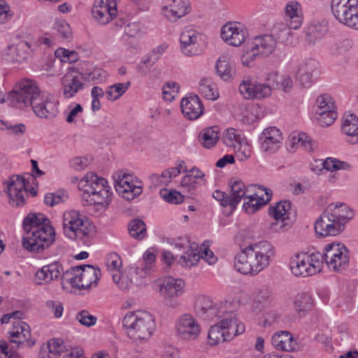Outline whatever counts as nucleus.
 <instances>
[{"label":"nucleus","mask_w":358,"mask_h":358,"mask_svg":"<svg viewBox=\"0 0 358 358\" xmlns=\"http://www.w3.org/2000/svg\"><path fill=\"white\" fill-rule=\"evenodd\" d=\"M94 227L77 210L66 211L63 215V231L70 239H84L90 236Z\"/></svg>","instance_id":"1a4fd4ad"},{"label":"nucleus","mask_w":358,"mask_h":358,"mask_svg":"<svg viewBox=\"0 0 358 358\" xmlns=\"http://www.w3.org/2000/svg\"><path fill=\"white\" fill-rule=\"evenodd\" d=\"M130 82L116 83L109 86L106 90V98L110 101H115L121 97L130 86Z\"/></svg>","instance_id":"c03bdc74"},{"label":"nucleus","mask_w":358,"mask_h":358,"mask_svg":"<svg viewBox=\"0 0 358 358\" xmlns=\"http://www.w3.org/2000/svg\"><path fill=\"white\" fill-rule=\"evenodd\" d=\"M200 259V252L192 247L187 250L179 259V263L184 267L195 266Z\"/></svg>","instance_id":"a18cd8bd"},{"label":"nucleus","mask_w":358,"mask_h":358,"mask_svg":"<svg viewBox=\"0 0 358 358\" xmlns=\"http://www.w3.org/2000/svg\"><path fill=\"white\" fill-rule=\"evenodd\" d=\"M231 194L229 195L231 203L229 207L234 210L236 208L241 200L247 196L248 189L246 188L245 184L241 180L231 181Z\"/></svg>","instance_id":"c9c22d12"},{"label":"nucleus","mask_w":358,"mask_h":358,"mask_svg":"<svg viewBox=\"0 0 358 358\" xmlns=\"http://www.w3.org/2000/svg\"><path fill=\"white\" fill-rule=\"evenodd\" d=\"M331 212V208L327 206L315 221V230L317 235L323 237L336 236L343 231L336 220L338 219L337 216L341 217V215L335 213V215H333Z\"/></svg>","instance_id":"ddd939ff"},{"label":"nucleus","mask_w":358,"mask_h":358,"mask_svg":"<svg viewBox=\"0 0 358 358\" xmlns=\"http://www.w3.org/2000/svg\"><path fill=\"white\" fill-rule=\"evenodd\" d=\"M101 276V271L87 264L76 266L64 273L62 280L79 289H87L96 287Z\"/></svg>","instance_id":"0eeeda50"},{"label":"nucleus","mask_w":358,"mask_h":358,"mask_svg":"<svg viewBox=\"0 0 358 358\" xmlns=\"http://www.w3.org/2000/svg\"><path fill=\"white\" fill-rule=\"evenodd\" d=\"M168 6L164 7V15L171 22L185 16L190 11L189 0H168Z\"/></svg>","instance_id":"a878e982"},{"label":"nucleus","mask_w":358,"mask_h":358,"mask_svg":"<svg viewBox=\"0 0 358 358\" xmlns=\"http://www.w3.org/2000/svg\"><path fill=\"white\" fill-rule=\"evenodd\" d=\"M83 108L80 104H76L69 113L66 121L68 123H76L80 115L83 113Z\"/></svg>","instance_id":"774afa93"},{"label":"nucleus","mask_w":358,"mask_h":358,"mask_svg":"<svg viewBox=\"0 0 358 358\" xmlns=\"http://www.w3.org/2000/svg\"><path fill=\"white\" fill-rule=\"evenodd\" d=\"M290 210L291 203L289 201H280L269 208V215L275 220V222L272 224V228L275 231L283 228L287 224L285 222L289 220Z\"/></svg>","instance_id":"5701e85b"},{"label":"nucleus","mask_w":358,"mask_h":358,"mask_svg":"<svg viewBox=\"0 0 358 358\" xmlns=\"http://www.w3.org/2000/svg\"><path fill=\"white\" fill-rule=\"evenodd\" d=\"M83 185V199L90 205L107 206L111 201L113 192L108 181L94 173L87 174Z\"/></svg>","instance_id":"423d86ee"},{"label":"nucleus","mask_w":358,"mask_h":358,"mask_svg":"<svg viewBox=\"0 0 358 358\" xmlns=\"http://www.w3.org/2000/svg\"><path fill=\"white\" fill-rule=\"evenodd\" d=\"M274 255L275 249L270 243L260 241L241 250L235 256L234 267L242 274L255 275L268 266Z\"/></svg>","instance_id":"f03ea898"},{"label":"nucleus","mask_w":358,"mask_h":358,"mask_svg":"<svg viewBox=\"0 0 358 358\" xmlns=\"http://www.w3.org/2000/svg\"><path fill=\"white\" fill-rule=\"evenodd\" d=\"M8 334L9 343L0 342V358H12L19 348H31L36 343L29 326L20 320L13 322V328Z\"/></svg>","instance_id":"39448f33"},{"label":"nucleus","mask_w":358,"mask_h":358,"mask_svg":"<svg viewBox=\"0 0 358 358\" xmlns=\"http://www.w3.org/2000/svg\"><path fill=\"white\" fill-rule=\"evenodd\" d=\"M56 29L61 36L66 38L70 39L72 37V32L69 24L64 20L57 21L56 23Z\"/></svg>","instance_id":"69168bd1"},{"label":"nucleus","mask_w":358,"mask_h":358,"mask_svg":"<svg viewBox=\"0 0 358 358\" xmlns=\"http://www.w3.org/2000/svg\"><path fill=\"white\" fill-rule=\"evenodd\" d=\"M290 268L296 276L307 277L315 275L312 272L306 254L296 255L290 261Z\"/></svg>","instance_id":"c85d7f7f"},{"label":"nucleus","mask_w":358,"mask_h":358,"mask_svg":"<svg viewBox=\"0 0 358 358\" xmlns=\"http://www.w3.org/2000/svg\"><path fill=\"white\" fill-rule=\"evenodd\" d=\"M83 77L73 76L71 73H66L62 78L63 95L66 99H70L83 88Z\"/></svg>","instance_id":"cd10ccee"},{"label":"nucleus","mask_w":358,"mask_h":358,"mask_svg":"<svg viewBox=\"0 0 358 358\" xmlns=\"http://www.w3.org/2000/svg\"><path fill=\"white\" fill-rule=\"evenodd\" d=\"M180 108L183 115L190 120L198 119L203 112V106L196 95L183 98L180 102Z\"/></svg>","instance_id":"4be33fe9"},{"label":"nucleus","mask_w":358,"mask_h":358,"mask_svg":"<svg viewBox=\"0 0 358 358\" xmlns=\"http://www.w3.org/2000/svg\"><path fill=\"white\" fill-rule=\"evenodd\" d=\"M245 197L248 200V201H245L243 203V208L248 214H252L255 213L262 207L259 201L257 199L259 196L257 194L252 195L247 194V196Z\"/></svg>","instance_id":"603ef678"},{"label":"nucleus","mask_w":358,"mask_h":358,"mask_svg":"<svg viewBox=\"0 0 358 358\" xmlns=\"http://www.w3.org/2000/svg\"><path fill=\"white\" fill-rule=\"evenodd\" d=\"M129 235L136 240H142L146 236L145 224L139 219H135L130 222L128 226Z\"/></svg>","instance_id":"37998d69"},{"label":"nucleus","mask_w":358,"mask_h":358,"mask_svg":"<svg viewBox=\"0 0 358 358\" xmlns=\"http://www.w3.org/2000/svg\"><path fill=\"white\" fill-rule=\"evenodd\" d=\"M231 304L226 302L224 304L214 306L213 301L206 296H199L194 304L196 314L204 320H213L227 312L232 310Z\"/></svg>","instance_id":"f8f14e48"},{"label":"nucleus","mask_w":358,"mask_h":358,"mask_svg":"<svg viewBox=\"0 0 358 358\" xmlns=\"http://www.w3.org/2000/svg\"><path fill=\"white\" fill-rule=\"evenodd\" d=\"M316 120L317 122L322 127H328L332 124L337 117L336 112L324 113L320 112L319 114H316Z\"/></svg>","instance_id":"13d9d810"},{"label":"nucleus","mask_w":358,"mask_h":358,"mask_svg":"<svg viewBox=\"0 0 358 358\" xmlns=\"http://www.w3.org/2000/svg\"><path fill=\"white\" fill-rule=\"evenodd\" d=\"M41 94V91L34 80L24 79L19 82L15 90L8 93L7 99L13 106L24 108L31 107Z\"/></svg>","instance_id":"6e6552de"},{"label":"nucleus","mask_w":358,"mask_h":358,"mask_svg":"<svg viewBox=\"0 0 358 358\" xmlns=\"http://www.w3.org/2000/svg\"><path fill=\"white\" fill-rule=\"evenodd\" d=\"M92 15L101 24H106L117 15L116 3L113 0H95Z\"/></svg>","instance_id":"a211bd4d"},{"label":"nucleus","mask_w":358,"mask_h":358,"mask_svg":"<svg viewBox=\"0 0 358 358\" xmlns=\"http://www.w3.org/2000/svg\"><path fill=\"white\" fill-rule=\"evenodd\" d=\"M163 199L169 203L178 204L180 203L184 200V196L179 192L171 190L167 192L166 190L160 192Z\"/></svg>","instance_id":"052dcab7"},{"label":"nucleus","mask_w":358,"mask_h":358,"mask_svg":"<svg viewBox=\"0 0 358 358\" xmlns=\"http://www.w3.org/2000/svg\"><path fill=\"white\" fill-rule=\"evenodd\" d=\"M220 138L217 130L215 127H208L202 130L199 134V141L206 148H211L216 145Z\"/></svg>","instance_id":"a19ab883"},{"label":"nucleus","mask_w":358,"mask_h":358,"mask_svg":"<svg viewBox=\"0 0 358 358\" xmlns=\"http://www.w3.org/2000/svg\"><path fill=\"white\" fill-rule=\"evenodd\" d=\"M199 92L206 99L216 100L219 97V92L210 78H203L199 83Z\"/></svg>","instance_id":"79ce46f5"},{"label":"nucleus","mask_w":358,"mask_h":358,"mask_svg":"<svg viewBox=\"0 0 358 358\" xmlns=\"http://www.w3.org/2000/svg\"><path fill=\"white\" fill-rule=\"evenodd\" d=\"M199 34L194 29H185L180 38L181 50L187 56L199 55L201 50L198 45Z\"/></svg>","instance_id":"393cba45"},{"label":"nucleus","mask_w":358,"mask_h":358,"mask_svg":"<svg viewBox=\"0 0 358 358\" xmlns=\"http://www.w3.org/2000/svg\"><path fill=\"white\" fill-rule=\"evenodd\" d=\"M22 245L31 252H42L55 241V229L42 213H29L24 219Z\"/></svg>","instance_id":"f257e3e1"},{"label":"nucleus","mask_w":358,"mask_h":358,"mask_svg":"<svg viewBox=\"0 0 358 358\" xmlns=\"http://www.w3.org/2000/svg\"><path fill=\"white\" fill-rule=\"evenodd\" d=\"M284 20L293 29H298L303 20V9L297 1H288L284 8Z\"/></svg>","instance_id":"412c9836"},{"label":"nucleus","mask_w":358,"mask_h":358,"mask_svg":"<svg viewBox=\"0 0 358 358\" xmlns=\"http://www.w3.org/2000/svg\"><path fill=\"white\" fill-rule=\"evenodd\" d=\"M222 142L227 147L236 148V145L238 144L243 138H241L240 135L236 133V129L234 128L227 129L222 136Z\"/></svg>","instance_id":"49530a36"},{"label":"nucleus","mask_w":358,"mask_h":358,"mask_svg":"<svg viewBox=\"0 0 358 358\" xmlns=\"http://www.w3.org/2000/svg\"><path fill=\"white\" fill-rule=\"evenodd\" d=\"M323 167L331 171H334L340 169H345V166H348V165L345 164L344 162H341L337 160L336 159L333 158H327L323 163Z\"/></svg>","instance_id":"e2e57ef3"},{"label":"nucleus","mask_w":358,"mask_h":358,"mask_svg":"<svg viewBox=\"0 0 358 358\" xmlns=\"http://www.w3.org/2000/svg\"><path fill=\"white\" fill-rule=\"evenodd\" d=\"M66 196L63 192H57L55 193H47L44 198V203L50 206H54L64 201V197Z\"/></svg>","instance_id":"680f3d73"},{"label":"nucleus","mask_w":358,"mask_h":358,"mask_svg":"<svg viewBox=\"0 0 358 358\" xmlns=\"http://www.w3.org/2000/svg\"><path fill=\"white\" fill-rule=\"evenodd\" d=\"M62 266L57 262L43 266L36 273V283L41 285L44 282H50L57 279L61 274Z\"/></svg>","instance_id":"7c9ffc66"},{"label":"nucleus","mask_w":358,"mask_h":358,"mask_svg":"<svg viewBox=\"0 0 358 358\" xmlns=\"http://www.w3.org/2000/svg\"><path fill=\"white\" fill-rule=\"evenodd\" d=\"M218 76L224 81L232 80L236 74L235 66L225 59L220 58L216 64Z\"/></svg>","instance_id":"58836bf2"},{"label":"nucleus","mask_w":358,"mask_h":358,"mask_svg":"<svg viewBox=\"0 0 358 358\" xmlns=\"http://www.w3.org/2000/svg\"><path fill=\"white\" fill-rule=\"evenodd\" d=\"M294 306L296 311H307L310 309L312 306V299L308 294H299L294 299Z\"/></svg>","instance_id":"09e8293b"},{"label":"nucleus","mask_w":358,"mask_h":358,"mask_svg":"<svg viewBox=\"0 0 358 358\" xmlns=\"http://www.w3.org/2000/svg\"><path fill=\"white\" fill-rule=\"evenodd\" d=\"M260 139L262 150L273 154L280 148L282 138L277 127H270L264 129Z\"/></svg>","instance_id":"aec40b11"},{"label":"nucleus","mask_w":358,"mask_h":358,"mask_svg":"<svg viewBox=\"0 0 358 358\" xmlns=\"http://www.w3.org/2000/svg\"><path fill=\"white\" fill-rule=\"evenodd\" d=\"M127 336L136 345L148 342L155 330L154 317L147 311L127 313L122 320Z\"/></svg>","instance_id":"7ed1b4c3"},{"label":"nucleus","mask_w":358,"mask_h":358,"mask_svg":"<svg viewBox=\"0 0 358 358\" xmlns=\"http://www.w3.org/2000/svg\"><path fill=\"white\" fill-rule=\"evenodd\" d=\"M175 328L177 335L187 341L196 340L201 333V327L197 320L189 313H185L176 320Z\"/></svg>","instance_id":"4468645a"},{"label":"nucleus","mask_w":358,"mask_h":358,"mask_svg":"<svg viewBox=\"0 0 358 358\" xmlns=\"http://www.w3.org/2000/svg\"><path fill=\"white\" fill-rule=\"evenodd\" d=\"M246 30L238 23L228 22L221 29V37L229 45H241L246 38Z\"/></svg>","instance_id":"6ab92c4d"},{"label":"nucleus","mask_w":358,"mask_h":358,"mask_svg":"<svg viewBox=\"0 0 358 358\" xmlns=\"http://www.w3.org/2000/svg\"><path fill=\"white\" fill-rule=\"evenodd\" d=\"M106 266L108 271L118 272L122 266L120 257L117 253H110L107 257Z\"/></svg>","instance_id":"4d7b16f0"},{"label":"nucleus","mask_w":358,"mask_h":358,"mask_svg":"<svg viewBox=\"0 0 358 358\" xmlns=\"http://www.w3.org/2000/svg\"><path fill=\"white\" fill-rule=\"evenodd\" d=\"M49 358H58L64 348V341L60 338H53L48 341Z\"/></svg>","instance_id":"8fccbe9b"},{"label":"nucleus","mask_w":358,"mask_h":358,"mask_svg":"<svg viewBox=\"0 0 358 358\" xmlns=\"http://www.w3.org/2000/svg\"><path fill=\"white\" fill-rule=\"evenodd\" d=\"M31 108L36 115L40 118H53L57 116L58 101L52 95L41 94L34 103Z\"/></svg>","instance_id":"dca6fc26"},{"label":"nucleus","mask_w":358,"mask_h":358,"mask_svg":"<svg viewBox=\"0 0 358 358\" xmlns=\"http://www.w3.org/2000/svg\"><path fill=\"white\" fill-rule=\"evenodd\" d=\"M235 152V156L239 161H245L251 155V148L247 141L243 139L236 148H233Z\"/></svg>","instance_id":"de8ad7c7"},{"label":"nucleus","mask_w":358,"mask_h":358,"mask_svg":"<svg viewBox=\"0 0 358 358\" xmlns=\"http://www.w3.org/2000/svg\"><path fill=\"white\" fill-rule=\"evenodd\" d=\"M183 172L187 173V174L182 178L181 185L187 188L188 191L195 189L199 184V180H203L205 176V174L196 166L189 171L185 167Z\"/></svg>","instance_id":"f704fd0d"},{"label":"nucleus","mask_w":358,"mask_h":358,"mask_svg":"<svg viewBox=\"0 0 358 358\" xmlns=\"http://www.w3.org/2000/svg\"><path fill=\"white\" fill-rule=\"evenodd\" d=\"M239 92L246 99H262L271 96L270 87L252 77H245L239 85Z\"/></svg>","instance_id":"2eb2a0df"},{"label":"nucleus","mask_w":358,"mask_h":358,"mask_svg":"<svg viewBox=\"0 0 358 358\" xmlns=\"http://www.w3.org/2000/svg\"><path fill=\"white\" fill-rule=\"evenodd\" d=\"M117 192L127 201H131L142 193L141 186L134 187L133 189H122L121 186H115Z\"/></svg>","instance_id":"5fc2aeb1"},{"label":"nucleus","mask_w":358,"mask_h":358,"mask_svg":"<svg viewBox=\"0 0 358 358\" xmlns=\"http://www.w3.org/2000/svg\"><path fill=\"white\" fill-rule=\"evenodd\" d=\"M271 343L275 349L282 351L291 352L296 346V341L288 331L275 333L272 337Z\"/></svg>","instance_id":"72a5a7b5"},{"label":"nucleus","mask_w":358,"mask_h":358,"mask_svg":"<svg viewBox=\"0 0 358 358\" xmlns=\"http://www.w3.org/2000/svg\"><path fill=\"white\" fill-rule=\"evenodd\" d=\"M31 47L29 43L22 41L16 45L9 46L6 55L10 57L11 61L21 63L28 59Z\"/></svg>","instance_id":"2f4dec72"},{"label":"nucleus","mask_w":358,"mask_h":358,"mask_svg":"<svg viewBox=\"0 0 358 358\" xmlns=\"http://www.w3.org/2000/svg\"><path fill=\"white\" fill-rule=\"evenodd\" d=\"M282 76L276 73H269L266 78V85L270 87V92L272 94L273 90L280 89Z\"/></svg>","instance_id":"0e129e2a"},{"label":"nucleus","mask_w":358,"mask_h":358,"mask_svg":"<svg viewBox=\"0 0 358 358\" xmlns=\"http://www.w3.org/2000/svg\"><path fill=\"white\" fill-rule=\"evenodd\" d=\"M320 28V25H311L308 28L306 41L309 44H315L317 39L321 38L324 36L326 30H322Z\"/></svg>","instance_id":"864d4df0"},{"label":"nucleus","mask_w":358,"mask_h":358,"mask_svg":"<svg viewBox=\"0 0 358 358\" xmlns=\"http://www.w3.org/2000/svg\"><path fill=\"white\" fill-rule=\"evenodd\" d=\"M185 282L180 278L169 276L158 285V291L166 298L178 297L184 292Z\"/></svg>","instance_id":"b1692460"},{"label":"nucleus","mask_w":358,"mask_h":358,"mask_svg":"<svg viewBox=\"0 0 358 358\" xmlns=\"http://www.w3.org/2000/svg\"><path fill=\"white\" fill-rule=\"evenodd\" d=\"M324 261L334 271H341L349 264V251L341 243L327 244L324 248Z\"/></svg>","instance_id":"9b49d317"},{"label":"nucleus","mask_w":358,"mask_h":358,"mask_svg":"<svg viewBox=\"0 0 358 358\" xmlns=\"http://www.w3.org/2000/svg\"><path fill=\"white\" fill-rule=\"evenodd\" d=\"M307 256L308 257V262L310 266L311 267L310 269H312V272H313L314 274L320 272L323 264L324 254L322 255L320 252H315Z\"/></svg>","instance_id":"6e6d98bb"},{"label":"nucleus","mask_w":358,"mask_h":358,"mask_svg":"<svg viewBox=\"0 0 358 358\" xmlns=\"http://www.w3.org/2000/svg\"><path fill=\"white\" fill-rule=\"evenodd\" d=\"M317 62L313 59H309L301 64L298 68L296 78L303 87L310 86L312 83L313 72L317 68Z\"/></svg>","instance_id":"473e14b6"},{"label":"nucleus","mask_w":358,"mask_h":358,"mask_svg":"<svg viewBox=\"0 0 358 358\" xmlns=\"http://www.w3.org/2000/svg\"><path fill=\"white\" fill-rule=\"evenodd\" d=\"M331 8L338 22L358 29V0H332Z\"/></svg>","instance_id":"9d476101"},{"label":"nucleus","mask_w":358,"mask_h":358,"mask_svg":"<svg viewBox=\"0 0 358 358\" xmlns=\"http://www.w3.org/2000/svg\"><path fill=\"white\" fill-rule=\"evenodd\" d=\"M234 241L240 247L241 250H245V248L254 245L249 232L246 230L238 231L234 237Z\"/></svg>","instance_id":"3c124183"},{"label":"nucleus","mask_w":358,"mask_h":358,"mask_svg":"<svg viewBox=\"0 0 358 358\" xmlns=\"http://www.w3.org/2000/svg\"><path fill=\"white\" fill-rule=\"evenodd\" d=\"M166 48L167 45L162 44L152 50L151 53L149 54L146 58L140 63L138 66L139 70L145 74L147 70L150 69V68L157 62L160 56L165 52Z\"/></svg>","instance_id":"4c0bfd02"},{"label":"nucleus","mask_w":358,"mask_h":358,"mask_svg":"<svg viewBox=\"0 0 358 358\" xmlns=\"http://www.w3.org/2000/svg\"><path fill=\"white\" fill-rule=\"evenodd\" d=\"M291 28L289 24L285 21L276 22L272 29V33L270 34L275 40L276 42L284 43L288 40L292 34Z\"/></svg>","instance_id":"ea45409f"},{"label":"nucleus","mask_w":358,"mask_h":358,"mask_svg":"<svg viewBox=\"0 0 358 358\" xmlns=\"http://www.w3.org/2000/svg\"><path fill=\"white\" fill-rule=\"evenodd\" d=\"M46 306L52 310L55 317L59 318L62 315L64 307L60 301L50 300L46 302Z\"/></svg>","instance_id":"338daca9"},{"label":"nucleus","mask_w":358,"mask_h":358,"mask_svg":"<svg viewBox=\"0 0 358 358\" xmlns=\"http://www.w3.org/2000/svg\"><path fill=\"white\" fill-rule=\"evenodd\" d=\"M276 40L270 34H264L254 38L252 46L259 55L267 57L276 48Z\"/></svg>","instance_id":"bb28decb"},{"label":"nucleus","mask_w":358,"mask_h":358,"mask_svg":"<svg viewBox=\"0 0 358 358\" xmlns=\"http://www.w3.org/2000/svg\"><path fill=\"white\" fill-rule=\"evenodd\" d=\"M328 208H331L333 215H335V213L341 215V217L337 216L338 219L336 220L343 231L345 223L353 217L352 209L343 203H331L328 206Z\"/></svg>","instance_id":"e433bc0d"},{"label":"nucleus","mask_w":358,"mask_h":358,"mask_svg":"<svg viewBox=\"0 0 358 358\" xmlns=\"http://www.w3.org/2000/svg\"><path fill=\"white\" fill-rule=\"evenodd\" d=\"M220 322L213 325L208 331V343L216 345L220 343L229 341L236 336L245 331V325L236 317L233 310L217 317Z\"/></svg>","instance_id":"20e7f679"},{"label":"nucleus","mask_w":358,"mask_h":358,"mask_svg":"<svg viewBox=\"0 0 358 358\" xmlns=\"http://www.w3.org/2000/svg\"><path fill=\"white\" fill-rule=\"evenodd\" d=\"M9 203L12 206H21L24 203V194L26 193V184L24 178L12 176L6 181Z\"/></svg>","instance_id":"f3484780"},{"label":"nucleus","mask_w":358,"mask_h":358,"mask_svg":"<svg viewBox=\"0 0 358 358\" xmlns=\"http://www.w3.org/2000/svg\"><path fill=\"white\" fill-rule=\"evenodd\" d=\"M341 130L350 138L348 140L350 143H358V118L355 114H346L343 116Z\"/></svg>","instance_id":"c756f323"},{"label":"nucleus","mask_w":358,"mask_h":358,"mask_svg":"<svg viewBox=\"0 0 358 358\" xmlns=\"http://www.w3.org/2000/svg\"><path fill=\"white\" fill-rule=\"evenodd\" d=\"M76 320L83 326L90 327L96 322V317L92 315L87 310H82L77 313Z\"/></svg>","instance_id":"bf43d9fd"}]
</instances>
